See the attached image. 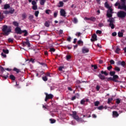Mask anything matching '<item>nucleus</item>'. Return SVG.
<instances>
[{
  "mask_svg": "<svg viewBox=\"0 0 126 126\" xmlns=\"http://www.w3.org/2000/svg\"><path fill=\"white\" fill-rule=\"evenodd\" d=\"M33 18H34V16H33L32 15H30V16L29 17V19L30 20H32V19H33Z\"/></svg>",
  "mask_w": 126,
  "mask_h": 126,
  "instance_id": "42",
  "label": "nucleus"
},
{
  "mask_svg": "<svg viewBox=\"0 0 126 126\" xmlns=\"http://www.w3.org/2000/svg\"><path fill=\"white\" fill-rule=\"evenodd\" d=\"M42 80H43V81H48V78L46 76H44V77H42Z\"/></svg>",
  "mask_w": 126,
  "mask_h": 126,
  "instance_id": "40",
  "label": "nucleus"
},
{
  "mask_svg": "<svg viewBox=\"0 0 126 126\" xmlns=\"http://www.w3.org/2000/svg\"><path fill=\"white\" fill-rule=\"evenodd\" d=\"M77 122H80L81 123H84V120L81 119V118H78V120H77Z\"/></svg>",
  "mask_w": 126,
  "mask_h": 126,
  "instance_id": "34",
  "label": "nucleus"
},
{
  "mask_svg": "<svg viewBox=\"0 0 126 126\" xmlns=\"http://www.w3.org/2000/svg\"><path fill=\"white\" fill-rule=\"evenodd\" d=\"M45 95H46V97H45V102H47V101H48V100H49L50 99H53V98H54V95L52 94H48L46 93Z\"/></svg>",
  "mask_w": 126,
  "mask_h": 126,
  "instance_id": "5",
  "label": "nucleus"
},
{
  "mask_svg": "<svg viewBox=\"0 0 126 126\" xmlns=\"http://www.w3.org/2000/svg\"><path fill=\"white\" fill-rule=\"evenodd\" d=\"M88 52H89V49H88V48H83L82 50L83 54H86V53H88Z\"/></svg>",
  "mask_w": 126,
  "mask_h": 126,
  "instance_id": "15",
  "label": "nucleus"
},
{
  "mask_svg": "<svg viewBox=\"0 0 126 126\" xmlns=\"http://www.w3.org/2000/svg\"><path fill=\"white\" fill-rule=\"evenodd\" d=\"M2 51L4 53V54H8V53H9V51L7 49L6 50L3 49Z\"/></svg>",
  "mask_w": 126,
  "mask_h": 126,
  "instance_id": "43",
  "label": "nucleus"
},
{
  "mask_svg": "<svg viewBox=\"0 0 126 126\" xmlns=\"http://www.w3.org/2000/svg\"><path fill=\"white\" fill-rule=\"evenodd\" d=\"M114 69H115V70H116V71H118V72H119V71H121V69L120 68V67H119L118 66H115Z\"/></svg>",
  "mask_w": 126,
  "mask_h": 126,
  "instance_id": "30",
  "label": "nucleus"
},
{
  "mask_svg": "<svg viewBox=\"0 0 126 126\" xmlns=\"http://www.w3.org/2000/svg\"><path fill=\"white\" fill-rule=\"evenodd\" d=\"M96 33L97 34H102V31H101L100 30H97V31H96Z\"/></svg>",
  "mask_w": 126,
  "mask_h": 126,
  "instance_id": "59",
  "label": "nucleus"
},
{
  "mask_svg": "<svg viewBox=\"0 0 126 126\" xmlns=\"http://www.w3.org/2000/svg\"><path fill=\"white\" fill-rule=\"evenodd\" d=\"M54 16L55 18H56L57 17V16H58V12H54Z\"/></svg>",
  "mask_w": 126,
  "mask_h": 126,
  "instance_id": "57",
  "label": "nucleus"
},
{
  "mask_svg": "<svg viewBox=\"0 0 126 126\" xmlns=\"http://www.w3.org/2000/svg\"><path fill=\"white\" fill-rule=\"evenodd\" d=\"M32 9L33 10H37V9H38V6H37V5H33L32 6Z\"/></svg>",
  "mask_w": 126,
  "mask_h": 126,
  "instance_id": "22",
  "label": "nucleus"
},
{
  "mask_svg": "<svg viewBox=\"0 0 126 126\" xmlns=\"http://www.w3.org/2000/svg\"><path fill=\"white\" fill-rule=\"evenodd\" d=\"M73 22L74 23H77V19L76 18L73 19Z\"/></svg>",
  "mask_w": 126,
  "mask_h": 126,
  "instance_id": "64",
  "label": "nucleus"
},
{
  "mask_svg": "<svg viewBox=\"0 0 126 126\" xmlns=\"http://www.w3.org/2000/svg\"><path fill=\"white\" fill-rule=\"evenodd\" d=\"M118 37H119V38H122V37H123L124 36V33H123V32H119L118 33Z\"/></svg>",
  "mask_w": 126,
  "mask_h": 126,
  "instance_id": "20",
  "label": "nucleus"
},
{
  "mask_svg": "<svg viewBox=\"0 0 126 126\" xmlns=\"http://www.w3.org/2000/svg\"><path fill=\"white\" fill-rule=\"evenodd\" d=\"M98 77L101 79V80H105V79H106V77L101 73L98 74Z\"/></svg>",
  "mask_w": 126,
  "mask_h": 126,
  "instance_id": "12",
  "label": "nucleus"
},
{
  "mask_svg": "<svg viewBox=\"0 0 126 126\" xmlns=\"http://www.w3.org/2000/svg\"><path fill=\"white\" fill-rule=\"evenodd\" d=\"M39 11H35L34 12V15L35 17H38V15H39Z\"/></svg>",
  "mask_w": 126,
  "mask_h": 126,
  "instance_id": "33",
  "label": "nucleus"
},
{
  "mask_svg": "<svg viewBox=\"0 0 126 126\" xmlns=\"http://www.w3.org/2000/svg\"><path fill=\"white\" fill-rule=\"evenodd\" d=\"M81 35V33L79 32H76V33L75 34V35L77 36V37H80Z\"/></svg>",
  "mask_w": 126,
  "mask_h": 126,
  "instance_id": "53",
  "label": "nucleus"
},
{
  "mask_svg": "<svg viewBox=\"0 0 126 126\" xmlns=\"http://www.w3.org/2000/svg\"><path fill=\"white\" fill-rule=\"evenodd\" d=\"M13 70L14 71H16V72H17V73H19V72H20V69H18L16 67H14L13 69Z\"/></svg>",
  "mask_w": 126,
  "mask_h": 126,
  "instance_id": "18",
  "label": "nucleus"
},
{
  "mask_svg": "<svg viewBox=\"0 0 126 126\" xmlns=\"http://www.w3.org/2000/svg\"><path fill=\"white\" fill-rule=\"evenodd\" d=\"M104 5L106 8H108V9H110V8H112L110 6V5L108 4V2H106L104 4Z\"/></svg>",
  "mask_w": 126,
  "mask_h": 126,
  "instance_id": "19",
  "label": "nucleus"
},
{
  "mask_svg": "<svg viewBox=\"0 0 126 126\" xmlns=\"http://www.w3.org/2000/svg\"><path fill=\"white\" fill-rule=\"evenodd\" d=\"M50 52H56V49L54 48H50Z\"/></svg>",
  "mask_w": 126,
  "mask_h": 126,
  "instance_id": "58",
  "label": "nucleus"
},
{
  "mask_svg": "<svg viewBox=\"0 0 126 126\" xmlns=\"http://www.w3.org/2000/svg\"><path fill=\"white\" fill-rule=\"evenodd\" d=\"M119 78V76L118 75H115L113 77V81L114 82H119V81L118 80Z\"/></svg>",
  "mask_w": 126,
  "mask_h": 126,
  "instance_id": "10",
  "label": "nucleus"
},
{
  "mask_svg": "<svg viewBox=\"0 0 126 126\" xmlns=\"http://www.w3.org/2000/svg\"><path fill=\"white\" fill-rule=\"evenodd\" d=\"M10 7V5L8 4H6L4 5V9H7L8 8H9Z\"/></svg>",
  "mask_w": 126,
  "mask_h": 126,
  "instance_id": "21",
  "label": "nucleus"
},
{
  "mask_svg": "<svg viewBox=\"0 0 126 126\" xmlns=\"http://www.w3.org/2000/svg\"><path fill=\"white\" fill-rule=\"evenodd\" d=\"M14 13V9L12 8L11 10H9V13L13 14Z\"/></svg>",
  "mask_w": 126,
  "mask_h": 126,
  "instance_id": "37",
  "label": "nucleus"
},
{
  "mask_svg": "<svg viewBox=\"0 0 126 126\" xmlns=\"http://www.w3.org/2000/svg\"><path fill=\"white\" fill-rule=\"evenodd\" d=\"M112 116L113 118H118L119 117V113H118L117 111H114L112 112Z\"/></svg>",
  "mask_w": 126,
  "mask_h": 126,
  "instance_id": "11",
  "label": "nucleus"
},
{
  "mask_svg": "<svg viewBox=\"0 0 126 126\" xmlns=\"http://www.w3.org/2000/svg\"><path fill=\"white\" fill-rule=\"evenodd\" d=\"M94 104L95 107H98V106H99V104H100V102L99 101H96L94 102Z\"/></svg>",
  "mask_w": 126,
  "mask_h": 126,
  "instance_id": "28",
  "label": "nucleus"
},
{
  "mask_svg": "<svg viewBox=\"0 0 126 126\" xmlns=\"http://www.w3.org/2000/svg\"><path fill=\"white\" fill-rule=\"evenodd\" d=\"M2 31L3 32V34L5 36H8L9 33L11 32V29L10 27H7L6 25H4L2 29Z\"/></svg>",
  "mask_w": 126,
  "mask_h": 126,
  "instance_id": "2",
  "label": "nucleus"
},
{
  "mask_svg": "<svg viewBox=\"0 0 126 126\" xmlns=\"http://www.w3.org/2000/svg\"><path fill=\"white\" fill-rule=\"evenodd\" d=\"M4 18V16L1 15V12H0V22L2 21V20Z\"/></svg>",
  "mask_w": 126,
  "mask_h": 126,
  "instance_id": "29",
  "label": "nucleus"
},
{
  "mask_svg": "<svg viewBox=\"0 0 126 126\" xmlns=\"http://www.w3.org/2000/svg\"><path fill=\"white\" fill-rule=\"evenodd\" d=\"M85 102H86V101L84 99H82L81 100L80 104L81 105H84V104H85Z\"/></svg>",
  "mask_w": 126,
  "mask_h": 126,
  "instance_id": "45",
  "label": "nucleus"
},
{
  "mask_svg": "<svg viewBox=\"0 0 126 126\" xmlns=\"http://www.w3.org/2000/svg\"><path fill=\"white\" fill-rule=\"evenodd\" d=\"M121 103V100L119 98L116 99V103L120 104Z\"/></svg>",
  "mask_w": 126,
  "mask_h": 126,
  "instance_id": "55",
  "label": "nucleus"
},
{
  "mask_svg": "<svg viewBox=\"0 0 126 126\" xmlns=\"http://www.w3.org/2000/svg\"><path fill=\"white\" fill-rule=\"evenodd\" d=\"M109 74L111 76H114L115 74H116V72L113 71H110L109 73Z\"/></svg>",
  "mask_w": 126,
  "mask_h": 126,
  "instance_id": "27",
  "label": "nucleus"
},
{
  "mask_svg": "<svg viewBox=\"0 0 126 126\" xmlns=\"http://www.w3.org/2000/svg\"><path fill=\"white\" fill-rule=\"evenodd\" d=\"M117 14L119 18H125L126 16V12L122 10L118 11Z\"/></svg>",
  "mask_w": 126,
  "mask_h": 126,
  "instance_id": "4",
  "label": "nucleus"
},
{
  "mask_svg": "<svg viewBox=\"0 0 126 126\" xmlns=\"http://www.w3.org/2000/svg\"><path fill=\"white\" fill-rule=\"evenodd\" d=\"M121 51V49H119V48H117L116 50H115V53L116 54H119V52H120Z\"/></svg>",
  "mask_w": 126,
  "mask_h": 126,
  "instance_id": "47",
  "label": "nucleus"
},
{
  "mask_svg": "<svg viewBox=\"0 0 126 126\" xmlns=\"http://www.w3.org/2000/svg\"><path fill=\"white\" fill-rule=\"evenodd\" d=\"M57 6L58 7H63V1H60Z\"/></svg>",
  "mask_w": 126,
  "mask_h": 126,
  "instance_id": "14",
  "label": "nucleus"
},
{
  "mask_svg": "<svg viewBox=\"0 0 126 126\" xmlns=\"http://www.w3.org/2000/svg\"><path fill=\"white\" fill-rule=\"evenodd\" d=\"M90 20H91V21H93L94 22L96 21V18L92 17L90 18Z\"/></svg>",
  "mask_w": 126,
  "mask_h": 126,
  "instance_id": "31",
  "label": "nucleus"
},
{
  "mask_svg": "<svg viewBox=\"0 0 126 126\" xmlns=\"http://www.w3.org/2000/svg\"><path fill=\"white\" fill-rule=\"evenodd\" d=\"M111 68H113V66L112 65H110L107 67L108 70H111Z\"/></svg>",
  "mask_w": 126,
  "mask_h": 126,
  "instance_id": "61",
  "label": "nucleus"
},
{
  "mask_svg": "<svg viewBox=\"0 0 126 126\" xmlns=\"http://www.w3.org/2000/svg\"><path fill=\"white\" fill-rule=\"evenodd\" d=\"M77 43L78 44V45H81V44L83 46V41H82V40H80L78 41Z\"/></svg>",
  "mask_w": 126,
  "mask_h": 126,
  "instance_id": "38",
  "label": "nucleus"
},
{
  "mask_svg": "<svg viewBox=\"0 0 126 126\" xmlns=\"http://www.w3.org/2000/svg\"><path fill=\"white\" fill-rule=\"evenodd\" d=\"M121 1V3H123V5H126V0H120Z\"/></svg>",
  "mask_w": 126,
  "mask_h": 126,
  "instance_id": "52",
  "label": "nucleus"
},
{
  "mask_svg": "<svg viewBox=\"0 0 126 126\" xmlns=\"http://www.w3.org/2000/svg\"><path fill=\"white\" fill-rule=\"evenodd\" d=\"M22 17L24 19L26 18V14L24 13L22 15Z\"/></svg>",
  "mask_w": 126,
  "mask_h": 126,
  "instance_id": "62",
  "label": "nucleus"
},
{
  "mask_svg": "<svg viewBox=\"0 0 126 126\" xmlns=\"http://www.w3.org/2000/svg\"><path fill=\"white\" fill-rule=\"evenodd\" d=\"M8 74L7 73V75L6 76H2L1 75V77H3V78H4V79H7V77H8Z\"/></svg>",
  "mask_w": 126,
  "mask_h": 126,
  "instance_id": "49",
  "label": "nucleus"
},
{
  "mask_svg": "<svg viewBox=\"0 0 126 126\" xmlns=\"http://www.w3.org/2000/svg\"><path fill=\"white\" fill-rule=\"evenodd\" d=\"M46 2V0H41L40 1V4L41 5H44Z\"/></svg>",
  "mask_w": 126,
  "mask_h": 126,
  "instance_id": "24",
  "label": "nucleus"
},
{
  "mask_svg": "<svg viewBox=\"0 0 126 126\" xmlns=\"http://www.w3.org/2000/svg\"><path fill=\"white\" fill-rule=\"evenodd\" d=\"M49 121H50L51 124H55V123H56V120L53 119L52 118L50 119Z\"/></svg>",
  "mask_w": 126,
  "mask_h": 126,
  "instance_id": "26",
  "label": "nucleus"
},
{
  "mask_svg": "<svg viewBox=\"0 0 126 126\" xmlns=\"http://www.w3.org/2000/svg\"><path fill=\"white\" fill-rule=\"evenodd\" d=\"M113 13H114V12H113V9L112 8H109L108 9L106 13V16L109 18L107 20V22H109V27H111V29H115V25L114 23H115V19L114 18H112L113 16Z\"/></svg>",
  "mask_w": 126,
  "mask_h": 126,
  "instance_id": "1",
  "label": "nucleus"
},
{
  "mask_svg": "<svg viewBox=\"0 0 126 126\" xmlns=\"http://www.w3.org/2000/svg\"><path fill=\"white\" fill-rule=\"evenodd\" d=\"M71 116L74 119V120H76V121H78V118H79V116L77 115V113L76 111H73Z\"/></svg>",
  "mask_w": 126,
  "mask_h": 126,
  "instance_id": "6",
  "label": "nucleus"
},
{
  "mask_svg": "<svg viewBox=\"0 0 126 126\" xmlns=\"http://www.w3.org/2000/svg\"><path fill=\"white\" fill-rule=\"evenodd\" d=\"M110 63L111 64H115V62L113 60L110 61Z\"/></svg>",
  "mask_w": 126,
  "mask_h": 126,
  "instance_id": "60",
  "label": "nucleus"
},
{
  "mask_svg": "<svg viewBox=\"0 0 126 126\" xmlns=\"http://www.w3.org/2000/svg\"><path fill=\"white\" fill-rule=\"evenodd\" d=\"M0 70H1V72H3V71H4V68L1 66H0Z\"/></svg>",
  "mask_w": 126,
  "mask_h": 126,
  "instance_id": "54",
  "label": "nucleus"
},
{
  "mask_svg": "<svg viewBox=\"0 0 126 126\" xmlns=\"http://www.w3.org/2000/svg\"><path fill=\"white\" fill-rule=\"evenodd\" d=\"M32 4L33 5H37V2L35 0H32Z\"/></svg>",
  "mask_w": 126,
  "mask_h": 126,
  "instance_id": "48",
  "label": "nucleus"
},
{
  "mask_svg": "<svg viewBox=\"0 0 126 126\" xmlns=\"http://www.w3.org/2000/svg\"><path fill=\"white\" fill-rule=\"evenodd\" d=\"M10 79H11V80H15V76L13 75H10L9 76Z\"/></svg>",
  "mask_w": 126,
  "mask_h": 126,
  "instance_id": "23",
  "label": "nucleus"
},
{
  "mask_svg": "<svg viewBox=\"0 0 126 126\" xmlns=\"http://www.w3.org/2000/svg\"><path fill=\"white\" fill-rule=\"evenodd\" d=\"M98 26L99 27H103V26H104V24H103L102 23H99Z\"/></svg>",
  "mask_w": 126,
  "mask_h": 126,
  "instance_id": "63",
  "label": "nucleus"
},
{
  "mask_svg": "<svg viewBox=\"0 0 126 126\" xmlns=\"http://www.w3.org/2000/svg\"><path fill=\"white\" fill-rule=\"evenodd\" d=\"M22 44L24 47H25L27 45L29 48L31 47V45L30 44V42H29V40H27L26 42H23Z\"/></svg>",
  "mask_w": 126,
  "mask_h": 126,
  "instance_id": "8",
  "label": "nucleus"
},
{
  "mask_svg": "<svg viewBox=\"0 0 126 126\" xmlns=\"http://www.w3.org/2000/svg\"><path fill=\"white\" fill-rule=\"evenodd\" d=\"M101 74H104L105 75V76H107L108 75V74L107 73V71H104L103 70H102L101 71Z\"/></svg>",
  "mask_w": 126,
  "mask_h": 126,
  "instance_id": "25",
  "label": "nucleus"
},
{
  "mask_svg": "<svg viewBox=\"0 0 126 126\" xmlns=\"http://www.w3.org/2000/svg\"><path fill=\"white\" fill-rule=\"evenodd\" d=\"M121 65H122V66H123V67H125L126 66V62L122 61L121 62Z\"/></svg>",
  "mask_w": 126,
  "mask_h": 126,
  "instance_id": "32",
  "label": "nucleus"
},
{
  "mask_svg": "<svg viewBox=\"0 0 126 126\" xmlns=\"http://www.w3.org/2000/svg\"><path fill=\"white\" fill-rule=\"evenodd\" d=\"M113 98H108L107 103L110 104L111 103V102H112V101H113Z\"/></svg>",
  "mask_w": 126,
  "mask_h": 126,
  "instance_id": "36",
  "label": "nucleus"
},
{
  "mask_svg": "<svg viewBox=\"0 0 126 126\" xmlns=\"http://www.w3.org/2000/svg\"><path fill=\"white\" fill-rule=\"evenodd\" d=\"M66 59L67 61H68V60H70V59H71V56H70V55H67L66 57Z\"/></svg>",
  "mask_w": 126,
  "mask_h": 126,
  "instance_id": "50",
  "label": "nucleus"
},
{
  "mask_svg": "<svg viewBox=\"0 0 126 126\" xmlns=\"http://www.w3.org/2000/svg\"><path fill=\"white\" fill-rule=\"evenodd\" d=\"M60 15L63 16V9H61L60 11Z\"/></svg>",
  "mask_w": 126,
  "mask_h": 126,
  "instance_id": "41",
  "label": "nucleus"
},
{
  "mask_svg": "<svg viewBox=\"0 0 126 126\" xmlns=\"http://www.w3.org/2000/svg\"><path fill=\"white\" fill-rule=\"evenodd\" d=\"M50 21H46L44 23V26H45V27H50Z\"/></svg>",
  "mask_w": 126,
  "mask_h": 126,
  "instance_id": "13",
  "label": "nucleus"
},
{
  "mask_svg": "<svg viewBox=\"0 0 126 126\" xmlns=\"http://www.w3.org/2000/svg\"><path fill=\"white\" fill-rule=\"evenodd\" d=\"M15 32H16V34H22V30H21V28H20V27H16L15 29Z\"/></svg>",
  "mask_w": 126,
  "mask_h": 126,
  "instance_id": "7",
  "label": "nucleus"
},
{
  "mask_svg": "<svg viewBox=\"0 0 126 126\" xmlns=\"http://www.w3.org/2000/svg\"><path fill=\"white\" fill-rule=\"evenodd\" d=\"M39 64H41V65H43V66H47V64L46 63H40V62H38Z\"/></svg>",
  "mask_w": 126,
  "mask_h": 126,
  "instance_id": "35",
  "label": "nucleus"
},
{
  "mask_svg": "<svg viewBox=\"0 0 126 126\" xmlns=\"http://www.w3.org/2000/svg\"><path fill=\"white\" fill-rule=\"evenodd\" d=\"M92 38L91 39V42H95V41H97V35L96 34L94 33L92 36Z\"/></svg>",
  "mask_w": 126,
  "mask_h": 126,
  "instance_id": "9",
  "label": "nucleus"
},
{
  "mask_svg": "<svg viewBox=\"0 0 126 126\" xmlns=\"http://www.w3.org/2000/svg\"><path fill=\"white\" fill-rule=\"evenodd\" d=\"M68 42H71V37L70 36H68L66 40Z\"/></svg>",
  "mask_w": 126,
  "mask_h": 126,
  "instance_id": "56",
  "label": "nucleus"
},
{
  "mask_svg": "<svg viewBox=\"0 0 126 126\" xmlns=\"http://www.w3.org/2000/svg\"><path fill=\"white\" fill-rule=\"evenodd\" d=\"M13 38H9L8 39V41L9 42V43H12L13 42Z\"/></svg>",
  "mask_w": 126,
  "mask_h": 126,
  "instance_id": "39",
  "label": "nucleus"
},
{
  "mask_svg": "<svg viewBox=\"0 0 126 126\" xmlns=\"http://www.w3.org/2000/svg\"><path fill=\"white\" fill-rule=\"evenodd\" d=\"M97 109L98 110H103V109H104V106H103V105L97 107Z\"/></svg>",
  "mask_w": 126,
  "mask_h": 126,
  "instance_id": "46",
  "label": "nucleus"
},
{
  "mask_svg": "<svg viewBox=\"0 0 126 126\" xmlns=\"http://www.w3.org/2000/svg\"><path fill=\"white\" fill-rule=\"evenodd\" d=\"M24 33V36L26 37V36H28V32L26 30H24V31H22V33Z\"/></svg>",
  "mask_w": 126,
  "mask_h": 126,
  "instance_id": "16",
  "label": "nucleus"
},
{
  "mask_svg": "<svg viewBox=\"0 0 126 126\" xmlns=\"http://www.w3.org/2000/svg\"><path fill=\"white\" fill-rule=\"evenodd\" d=\"M63 66H60L59 67V70L61 72V71H63Z\"/></svg>",
  "mask_w": 126,
  "mask_h": 126,
  "instance_id": "44",
  "label": "nucleus"
},
{
  "mask_svg": "<svg viewBox=\"0 0 126 126\" xmlns=\"http://www.w3.org/2000/svg\"><path fill=\"white\" fill-rule=\"evenodd\" d=\"M115 6H118V9H123L125 11H126V5H123L122 2L121 3L119 2H117L115 4Z\"/></svg>",
  "mask_w": 126,
  "mask_h": 126,
  "instance_id": "3",
  "label": "nucleus"
},
{
  "mask_svg": "<svg viewBox=\"0 0 126 126\" xmlns=\"http://www.w3.org/2000/svg\"><path fill=\"white\" fill-rule=\"evenodd\" d=\"M85 82H85V81H79V80H77L76 81V83H78V84H80V83H85Z\"/></svg>",
  "mask_w": 126,
  "mask_h": 126,
  "instance_id": "51",
  "label": "nucleus"
},
{
  "mask_svg": "<svg viewBox=\"0 0 126 126\" xmlns=\"http://www.w3.org/2000/svg\"><path fill=\"white\" fill-rule=\"evenodd\" d=\"M12 24L14 26H16V27H18V26H19V23L16 21L13 22Z\"/></svg>",
  "mask_w": 126,
  "mask_h": 126,
  "instance_id": "17",
  "label": "nucleus"
}]
</instances>
